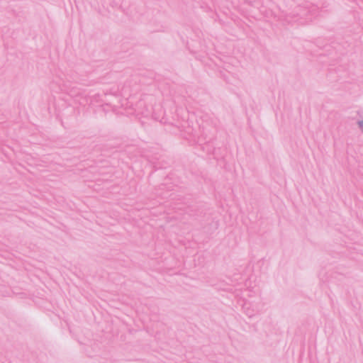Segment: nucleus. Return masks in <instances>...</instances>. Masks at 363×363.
I'll return each mask as SVG.
<instances>
[{"mask_svg": "<svg viewBox=\"0 0 363 363\" xmlns=\"http://www.w3.org/2000/svg\"><path fill=\"white\" fill-rule=\"evenodd\" d=\"M359 125L360 128L363 130V121L359 122Z\"/></svg>", "mask_w": 363, "mask_h": 363, "instance_id": "f257e3e1", "label": "nucleus"}]
</instances>
